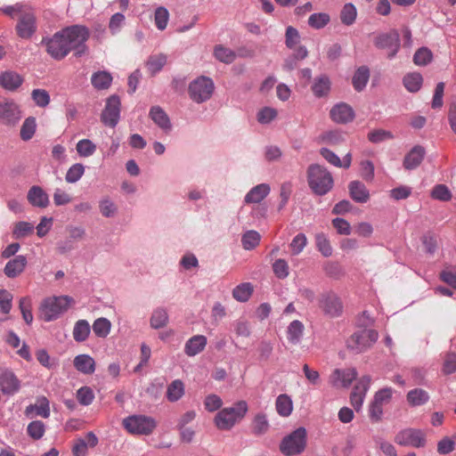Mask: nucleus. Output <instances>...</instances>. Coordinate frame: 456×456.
Returning <instances> with one entry per match:
<instances>
[{
  "mask_svg": "<svg viewBox=\"0 0 456 456\" xmlns=\"http://www.w3.org/2000/svg\"><path fill=\"white\" fill-rule=\"evenodd\" d=\"M307 182L313 192L319 196L327 194L334 184L331 174L326 167L318 164L308 167Z\"/></svg>",
  "mask_w": 456,
  "mask_h": 456,
  "instance_id": "f257e3e1",
  "label": "nucleus"
},
{
  "mask_svg": "<svg viewBox=\"0 0 456 456\" xmlns=\"http://www.w3.org/2000/svg\"><path fill=\"white\" fill-rule=\"evenodd\" d=\"M74 303L69 296L49 297L45 298L39 307V317L45 322L58 319Z\"/></svg>",
  "mask_w": 456,
  "mask_h": 456,
  "instance_id": "f03ea898",
  "label": "nucleus"
},
{
  "mask_svg": "<svg viewBox=\"0 0 456 456\" xmlns=\"http://www.w3.org/2000/svg\"><path fill=\"white\" fill-rule=\"evenodd\" d=\"M248 410L246 401H238L232 407L222 409L215 417V424L218 429L229 430L245 417Z\"/></svg>",
  "mask_w": 456,
  "mask_h": 456,
  "instance_id": "7ed1b4c3",
  "label": "nucleus"
},
{
  "mask_svg": "<svg viewBox=\"0 0 456 456\" xmlns=\"http://www.w3.org/2000/svg\"><path fill=\"white\" fill-rule=\"evenodd\" d=\"M69 50L75 51L76 56H82L87 52L86 42L88 40L90 32L85 26L74 25L61 30Z\"/></svg>",
  "mask_w": 456,
  "mask_h": 456,
  "instance_id": "20e7f679",
  "label": "nucleus"
},
{
  "mask_svg": "<svg viewBox=\"0 0 456 456\" xmlns=\"http://www.w3.org/2000/svg\"><path fill=\"white\" fill-rule=\"evenodd\" d=\"M305 445L306 430L299 428L282 439L280 450L284 455L292 456L303 452Z\"/></svg>",
  "mask_w": 456,
  "mask_h": 456,
  "instance_id": "39448f33",
  "label": "nucleus"
},
{
  "mask_svg": "<svg viewBox=\"0 0 456 456\" xmlns=\"http://www.w3.org/2000/svg\"><path fill=\"white\" fill-rule=\"evenodd\" d=\"M215 89L211 78L201 76L194 79L189 86V94L192 101L201 103L208 101Z\"/></svg>",
  "mask_w": 456,
  "mask_h": 456,
  "instance_id": "423d86ee",
  "label": "nucleus"
},
{
  "mask_svg": "<svg viewBox=\"0 0 456 456\" xmlns=\"http://www.w3.org/2000/svg\"><path fill=\"white\" fill-rule=\"evenodd\" d=\"M123 426L131 434L148 436L155 429L156 422L151 417L133 415L124 419Z\"/></svg>",
  "mask_w": 456,
  "mask_h": 456,
  "instance_id": "0eeeda50",
  "label": "nucleus"
},
{
  "mask_svg": "<svg viewBox=\"0 0 456 456\" xmlns=\"http://www.w3.org/2000/svg\"><path fill=\"white\" fill-rule=\"evenodd\" d=\"M378 337L379 334L374 330H358L347 339V347L356 353H361L371 346L377 341Z\"/></svg>",
  "mask_w": 456,
  "mask_h": 456,
  "instance_id": "6e6552de",
  "label": "nucleus"
},
{
  "mask_svg": "<svg viewBox=\"0 0 456 456\" xmlns=\"http://www.w3.org/2000/svg\"><path fill=\"white\" fill-rule=\"evenodd\" d=\"M21 118V111L17 103L10 100L0 101V123L14 126Z\"/></svg>",
  "mask_w": 456,
  "mask_h": 456,
  "instance_id": "1a4fd4ad",
  "label": "nucleus"
},
{
  "mask_svg": "<svg viewBox=\"0 0 456 456\" xmlns=\"http://www.w3.org/2000/svg\"><path fill=\"white\" fill-rule=\"evenodd\" d=\"M395 442L403 446L423 447L426 444L425 435L419 429L407 428L400 431Z\"/></svg>",
  "mask_w": 456,
  "mask_h": 456,
  "instance_id": "9d476101",
  "label": "nucleus"
},
{
  "mask_svg": "<svg viewBox=\"0 0 456 456\" xmlns=\"http://www.w3.org/2000/svg\"><path fill=\"white\" fill-rule=\"evenodd\" d=\"M120 105V100L117 95L108 98L101 115L102 122L108 126L115 127L119 120Z\"/></svg>",
  "mask_w": 456,
  "mask_h": 456,
  "instance_id": "9b49d317",
  "label": "nucleus"
},
{
  "mask_svg": "<svg viewBox=\"0 0 456 456\" xmlns=\"http://www.w3.org/2000/svg\"><path fill=\"white\" fill-rule=\"evenodd\" d=\"M46 52L55 60H61L70 52L61 31L55 33L46 42Z\"/></svg>",
  "mask_w": 456,
  "mask_h": 456,
  "instance_id": "f8f14e48",
  "label": "nucleus"
},
{
  "mask_svg": "<svg viewBox=\"0 0 456 456\" xmlns=\"http://www.w3.org/2000/svg\"><path fill=\"white\" fill-rule=\"evenodd\" d=\"M371 383V378L369 375L362 377L354 386L351 395L350 402L356 411L362 409L365 395Z\"/></svg>",
  "mask_w": 456,
  "mask_h": 456,
  "instance_id": "ddd939ff",
  "label": "nucleus"
},
{
  "mask_svg": "<svg viewBox=\"0 0 456 456\" xmlns=\"http://www.w3.org/2000/svg\"><path fill=\"white\" fill-rule=\"evenodd\" d=\"M37 30L36 17L32 12L22 13L16 25V31L21 38H30Z\"/></svg>",
  "mask_w": 456,
  "mask_h": 456,
  "instance_id": "4468645a",
  "label": "nucleus"
},
{
  "mask_svg": "<svg viewBox=\"0 0 456 456\" xmlns=\"http://www.w3.org/2000/svg\"><path fill=\"white\" fill-rule=\"evenodd\" d=\"M320 307L325 314L331 318L338 317L343 313V304L340 298L334 294L323 296L320 301Z\"/></svg>",
  "mask_w": 456,
  "mask_h": 456,
  "instance_id": "2eb2a0df",
  "label": "nucleus"
},
{
  "mask_svg": "<svg viewBox=\"0 0 456 456\" xmlns=\"http://www.w3.org/2000/svg\"><path fill=\"white\" fill-rule=\"evenodd\" d=\"M374 45L380 49H390L388 58H392L399 49V35L396 32L381 34L375 38Z\"/></svg>",
  "mask_w": 456,
  "mask_h": 456,
  "instance_id": "dca6fc26",
  "label": "nucleus"
},
{
  "mask_svg": "<svg viewBox=\"0 0 456 456\" xmlns=\"http://www.w3.org/2000/svg\"><path fill=\"white\" fill-rule=\"evenodd\" d=\"M20 382L13 372L0 370V389L4 395H13L19 391Z\"/></svg>",
  "mask_w": 456,
  "mask_h": 456,
  "instance_id": "f3484780",
  "label": "nucleus"
},
{
  "mask_svg": "<svg viewBox=\"0 0 456 456\" xmlns=\"http://www.w3.org/2000/svg\"><path fill=\"white\" fill-rule=\"evenodd\" d=\"M357 377L354 369L339 370L336 369L330 375V383L334 387H348Z\"/></svg>",
  "mask_w": 456,
  "mask_h": 456,
  "instance_id": "a211bd4d",
  "label": "nucleus"
},
{
  "mask_svg": "<svg viewBox=\"0 0 456 456\" xmlns=\"http://www.w3.org/2000/svg\"><path fill=\"white\" fill-rule=\"evenodd\" d=\"M331 119L339 124L351 122L354 118L353 109L346 103L336 104L330 112Z\"/></svg>",
  "mask_w": 456,
  "mask_h": 456,
  "instance_id": "6ab92c4d",
  "label": "nucleus"
},
{
  "mask_svg": "<svg viewBox=\"0 0 456 456\" xmlns=\"http://www.w3.org/2000/svg\"><path fill=\"white\" fill-rule=\"evenodd\" d=\"M28 202L37 208H46L49 205V197L40 186H32L28 191Z\"/></svg>",
  "mask_w": 456,
  "mask_h": 456,
  "instance_id": "aec40b11",
  "label": "nucleus"
},
{
  "mask_svg": "<svg viewBox=\"0 0 456 456\" xmlns=\"http://www.w3.org/2000/svg\"><path fill=\"white\" fill-rule=\"evenodd\" d=\"M208 340L204 335H195L185 343L184 353L188 356H195L205 349Z\"/></svg>",
  "mask_w": 456,
  "mask_h": 456,
  "instance_id": "412c9836",
  "label": "nucleus"
},
{
  "mask_svg": "<svg viewBox=\"0 0 456 456\" xmlns=\"http://www.w3.org/2000/svg\"><path fill=\"white\" fill-rule=\"evenodd\" d=\"M425 156V149L417 145L404 157L403 167L405 169H414L420 165Z\"/></svg>",
  "mask_w": 456,
  "mask_h": 456,
  "instance_id": "4be33fe9",
  "label": "nucleus"
},
{
  "mask_svg": "<svg viewBox=\"0 0 456 456\" xmlns=\"http://www.w3.org/2000/svg\"><path fill=\"white\" fill-rule=\"evenodd\" d=\"M25 413L28 417L48 418L50 415L49 401L45 396L38 398L37 403L27 406Z\"/></svg>",
  "mask_w": 456,
  "mask_h": 456,
  "instance_id": "5701e85b",
  "label": "nucleus"
},
{
  "mask_svg": "<svg viewBox=\"0 0 456 456\" xmlns=\"http://www.w3.org/2000/svg\"><path fill=\"white\" fill-rule=\"evenodd\" d=\"M74 367L79 372L86 375L93 374L95 370V361L88 354H78L74 358Z\"/></svg>",
  "mask_w": 456,
  "mask_h": 456,
  "instance_id": "b1692460",
  "label": "nucleus"
},
{
  "mask_svg": "<svg viewBox=\"0 0 456 456\" xmlns=\"http://www.w3.org/2000/svg\"><path fill=\"white\" fill-rule=\"evenodd\" d=\"M149 116L152 119V121L157 126H159L162 130H164L165 132L170 131V119L162 108H160L159 106L151 107Z\"/></svg>",
  "mask_w": 456,
  "mask_h": 456,
  "instance_id": "393cba45",
  "label": "nucleus"
},
{
  "mask_svg": "<svg viewBox=\"0 0 456 456\" xmlns=\"http://www.w3.org/2000/svg\"><path fill=\"white\" fill-rule=\"evenodd\" d=\"M348 189L350 196L354 201L365 203L369 200V191L362 183L359 181H353L349 183Z\"/></svg>",
  "mask_w": 456,
  "mask_h": 456,
  "instance_id": "a878e982",
  "label": "nucleus"
},
{
  "mask_svg": "<svg viewBox=\"0 0 456 456\" xmlns=\"http://www.w3.org/2000/svg\"><path fill=\"white\" fill-rule=\"evenodd\" d=\"M27 265V258L24 256H17L13 259L7 262L4 272L6 276L14 278L20 274Z\"/></svg>",
  "mask_w": 456,
  "mask_h": 456,
  "instance_id": "bb28decb",
  "label": "nucleus"
},
{
  "mask_svg": "<svg viewBox=\"0 0 456 456\" xmlns=\"http://www.w3.org/2000/svg\"><path fill=\"white\" fill-rule=\"evenodd\" d=\"M23 82L20 75L14 71H5L0 75V86L6 90L13 91Z\"/></svg>",
  "mask_w": 456,
  "mask_h": 456,
  "instance_id": "cd10ccee",
  "label": "nucleus"
},
{
  "mask_svg": "<svg viewBox=\"0 0 456 456\" xmlns=\"http://www.w3.org/2000/svg\"><path fill=\"white\" fill-rule=\"evenodd\" d=\"M270 192V186L267 183H260L253 187L245 196V202L259 203L261 202Z\"/></svg>",
  "mask_w": 456,
  "mask_h": 456,
  "instance_id": "c85d7f7f",
  "label": "nucleus"
},
{
  "mask_svg": "<svg viewBox=\"0 0 456 456\" xmlns=\"http://www.w3.org/2000/svg\"><path fill=\"white\" fill-rule=\"evenodd\" d=\"M330 90V80L326 75L316 77L312 86L314 94L318 97L327 96Z\"/></svg>",
  "mask_w": 456,
  "mask_h": 456,
  "instance_id": "c756f323",
  "label": "nucleus"
},
{
  "mask_svg": "<svg viewBox=\"0 0 456 456\" xmlns=\"http://www.w3.org/2000/svg\"><path fill=\"white\" fill-rule=\"evenodd\" d=\"M305 330L304 324L297 320L289 323L287 329V338L289 343L297 345L300 342Z\"/></svg>",
  "mask_w": 456,
  "mask_h": 456,
  "instance_id": "7c9ffc66",
  "label": "nucleus"
},
{
  "mask_svg": "<svg viewBox=\"0 0 456 456\" xmlns=\"http://www.w3.org/2000/svg\"><path fill=\"white\" fill-rule=\"evenodd\" d=\"M184 392L183 382L180 379H175L167 386V398L169 402H176L183 396Z\"/></svg>",
  "mask_w": 456,
  "mask_h": 456,
  "instance_id": "2f4dec72",
  "label": "nucleus"
},
{
  "mask_svg": "<svg viewBox=\"0 0 456 456\" xmlns=\"http://www.w3.org/2000/svg\"><path fill=\"white\" fill-rule=\"evenodd\" d=\"M91 83L97 90L108 89L112 83V77L107 71H98L92 75Z\"/></svg>",
  "mask_w": 456,
  "mask_h": 456,
  "instance_id": "473e14b6",
  "label": "nucleus"
},
{
  "mask_svg": "<svg viewBox=\"0 0 456 456\" xmlns=\"http://www.w3.org/2000/svg\"><path fill=\"white\" fill-rule=\"evenodd\" d=\"M406 397L409 404L413 407L423 405L429 400L428 393L421 388L410 390Z\"/></svg>",
  "mask_w": 456,
  "mask_h": 456,
  "instance_id": "72a5a7b5",
  "label": "nucleus"
},
{
  "mask_svg": "<svg viewBox=\"0 0 456 456\" xmlns=\"http://www.w3.org/2000/svg\"><path fill=\"white\" fill-rule=\"evenodd\" d=\"M370 78V70L366 66L360 67L354 73L352 83L354 88L360 92L367 85Z\"/></svg>",
  "mask_w": 456,
  "mask_h": 456,
  "instance_id": "f704fd0d",
  "label": "nucleus"
},
{
  "mask_svg": "<svg viewBox=\"0 0 456 456\" xmlns=\"http://www.w3.org/2000/svg\"><path fill=\"white\" fill-rule=\"evenodd\" d=\"M37 130V120L34 117L27 118L21 125L20 136L22 141H29Z\"/></svg>",
  "mask_w": 456,
  "mask_h": 456,
  "instance_id": "c9c22d12",
  "label": "nucleus"
},
{
  "mask_svg": "<svg viewBox=\"0 0 456 456\" xmlns=\"http://www.w3.org/2000/svg\"><path fill=\"white\" fill-rule=\"evenodd\" d=\"M357 17L356 7L351 4H346L340 12V20L346 26H351L354 23Z\"/></svg>",
  "mask_w": 456,
  "mask_h": 456,
  "instance_id": "e433bc0d",
  "label": "nucleus"
},
{
  "mask_svg": "<svg viewBox=\"0 0 456 456\" xmlns=\"http://www.w3.org/2000/svg\"><path fill=\"white\" fill-rule=\"evenodd\" d=\"M167 63V56L163 53H159L155 55H151L147 63V69L149 72L154 76L158 73Z\"/></svg>",
  "mask_w": 456,
  "mask_h": 456,
  "instance_id": "4c0bfd02",
  "label": "nucleus"
},
{
  "mask_svg": "<svg viewBox=\"0 0 456 456\" xmlns=\"http://www.w3.org/2000/svg\"><path fill=\"white\" fill-rule=\"evenodd\" d=\"M90 334V325L86 320H79L76 322L73 330V338L77 342L85 341Z\"/></svg>",
  "mask_w": 456,
  "mask_h": 456,
  "instance_id": "58836bf2",
  "label": "nucleus"
},
{
  "mask_svg": "<svg viewBox=\"0 0 456 456\" xmlns=\"http://www.w3.org/2000/svg\"><path fill=\"white\" fill-rule=\"evenodd\" d=\"M33 232L34 225L31 223L25 221L17 222L13 225L12 237L17 240L22 239L32 234Z\"/></svg>",
  "mask_w": 456,
  "mask_h": 456,
  "instance_id": "ea45409f",
  "label": "nucleus"
},
{
  "mask_svg": "<svg viewBox=\"0 0 456 456\" xmlns=\"http://www.w3.org/2000/svg\"><path fill=\"white\" fill-rule=\"evenodd\" d=\"M275 407L281 416L288 417L293 409L292 401L287 395H280L276 399Z\"/></svg>",
  "mask_w": 456,
  "mask_h": 456,
  "instance_id": "a19ab883",
  "label": "nucleus"
},
{
  "mask_svg": "<svg viewBox=\"0 0 456 456\" xmlns=\"http://www.w3.org/2000/svg\"><path fill=\"white\" fill-rule=\"evenodd\" d=\"M422 81V76L417 72L407 74L403 77V85L405 88L411 93H416L420 89Z\"/></svg>",
  "mask_w": 456,
  "mask_h": 456,
  "instance_id": "79ce46f5",
  "label": "nucleus"
},
{
  "mask_svg": "<svg viewBox=\"0 0 456 456\" xmlns=\"http://www.w3.org/2000/svg\"><path fill=\"white\" fill-rule=\"evenodd\" d=\"M269 422L266 415L264 413H257L252 422V432L256 436L265 434L269 429Z\"/></svg>",
  "mask_w": 456,
  "mask_h": 456,
  "instance_id": "37998d69",
  "label": "nucleus"
},
{
  "mask_svg": "<svg viewBox=\"0 0 456 456\" xmlns=\"http://www.w3.org/2000/svg\"><path fill=\"white\" fill-rule=\"evenodd\" d=\"M214 56L218 61L229 64L235 60L236 54L232 49L218 45L214 49Z\"/></svg>",
  "mask_w": 456,
  "mask_h": 456,
  "instance_id": "c03bdc74",
  "label": "nucleus"
},
{
  "mask_svg": "<svg viewBox=\"0 0 456 456\" xmlns=\"http://www.w3.org/2000/svg\"><path fill=\"white\" fill-rule=\"evenodd\" d=\"M330 20V15L326 12H316L308 18V25L314 29L324 28Z\"/></svg>",
  "mask_w": 456,
  "mask_h": 456,
  "instance_id": "a18cd8bd",
  "label": "nucleus"
},
{
  "mask_svg": "<svg viewBox=\"0 0 456 456\" xmlns=\"http://www.w3.org/2000/svg\"><path fill=\"white\" fill-rule=\"evenodd\" d=\"M76 150L80 157L87 158L96 151V145L89 139H82L77 142Z\"/></svg>",
  "mask_w": 456,
  "mask_h": 456,
  "instance_id": "49530a36",
  "label": "nucleus"
},
{
  "mask_svg": "<svg viewBox=\"0 0 456 456\" xmlns=\"http://www.w3.org/2000/svg\"><path fill=\"white\" fill-rule=\"evenodd\" d=\"M110 322L106 318H98L93 324V330L96 336L105 338L110 331Z\"/></svg>",
  "mask_w": 456,
  "mask_h": 456,
  "instance_id": "de8ad7c7",
  "label": "nucleus"
},
{
  "mask_svg": "<svg viewBox=\"0 0 456 456\" xmlns=\"http://www.w3.org/2000/svg\"><path fill=\"white\" fill-rule=\"evenodd\" d=\"M260 239L261 236L257 232L248 231L243 234L241 243L245 249L250 250L259 244Z\"/></svg>",
  "mask_w": 456,
  "mask_h": 456,
  "instance_id": "09e8293b",
  "label": "nucleus"
},
{
  "mask_svg": "<svg viewBox=\"0 0 456 456\" xmlns=\"http://www.w3.org/2000/svg\"><path fill=\"white\" fill-rule=\"evenodd\" d=\"M169 12L167 8L160 6L155 10L154 21L159 30H164L168 23Z\"/></svg>",
  "mask_w": 456,
  "mask_h": 456,
  "instance_id": "8fccbe9b",
  "label": "nucleus"
},
{
  "mask_svg": "<svg viewBox=\"0 0 456 456\" xmlns=\"http://www.w3.org/2000/svg\"><path fill=\"white\" fill-rule=\"evenodd\" d=\"M31 98L39 108H45L50 103V94L45 89H34L31 92Z\"/></svg>",
  "mask_w": 456,
  "mask_h": 456,
  "instance_id": "3c124183",
  "label": "nucleus"
},
{
  "mask_svg": "<svg viewBox=\"0 0 456 456\" xmlns=\"http://www.w3.org/2000/svg\"><path fill=\"white\" fill-rule=\"evenodd\" d=\"M168 315L164 309H157L151 317V326L153 329H160L167 325Z\"/></svg>",
  "mask_w": 456,
  "mask_h": 456,
  "instance_id": "603ef678",
  "label": "nucleus"
},
{
  "mask_svg": "<svg viewBox=\"0 0 456 456\" xmlns=\"http://www.w3.org/2000/svg\"><path fill=\"white\" fill-rule=\"evenodd\" d=\"M85 173V167L80 163L72 165L67 171L65 179L69 183L77 182Z\"/></svg>",
  "mask_w": 456,
  "mask_h": 456,
  "instance_id": "864d4df0",
  "label": "nucleus"
},
{
  "mask_svg": "<svg viewBox=\"0 0 456 456\" xmlns=\"http://www.w3.org/2000/svg\"><path fill=\"white\" fill-rule=\"evenodd\" d=\"M27 432L31 438L38 440L44 436L45 426L40 420H34L28 425Z\"/></svg>",
  "mask_w": 456,
  "mask_h": 456,
  "instance_id": "5fc2aeb1",
  "label": "nucleus"
},
{
  "mask_svg": "<svg viewBox=\"0 0 456 456\" xmlns=\"http://www.w3.org/2000/svg\"><path fill=\"white\" fill-rule=\"evenodd\" d=\"M315 242L318 250L324 256H330L332 254V248L330 240L324 233H318L315 236Z\"/></svg>",
  "mask_w": 456,
  "mask_h": 456,
  "instance_id": "6e6d98bb",
  "label": "nucleus"
},
{
  "mask_svg": "<svg viewBox=\"0 0 456 456\" xmlns=\"http://www.w3.org/2000/svg\"><path fill=\"white\" fill-rule=\"evenodd\" d=\"M77 399L82 405H90L94 399V391L89 387H82L77 391Z\"/></svg>",
  "mask_w": 456,
  "mask_h": 456,
  "instance_id": "4d7b16f0",
  "label": "nucleus"
},
{
  "mask_svg": "<svg viewBox=\"0 0 456 456\" xmlns=\"http://www.w3.org/2000/svg\"><path fill=\"white\" fill-rule=\"evenodd\" d=\"M99 208L102 215L105 217L114 216L117 212V207L115 203L109 198L102 199L99 202Z\"/></svg>",
  "mask_w": 456,
  "mask_h": 456,
  "instance_id": "13d9d810",
  "label": "nucleus"
},
{
  "mask_svg": "<svg viewBox=\"0 0 456 456\" xmlns=\"http://www.w3.org/2000/svg\"><path fill=\"white\" fill-rule=\"evenodd\" d=\"M277 110L271 107H265L257 113V121L261 124H268L277 117Z\"/></svg>",
  "mask_w": 456,
  "mask_h": 456,
  "instance_id": "bf43d9fd",
  "label": "nucleus"
},
{
  "mask_svg": "<svg viewBox=\"0 0 456 456\" xmlns=\"http://www.w3.org/2000/svg\"><path fill=\"white\" fill-rule=\"evenodd\" d=\"M431 196L436 200L448 201L452 198V193L447 186L444 184H438L432 190Z\"/></svg>",
  "mask_w": 456,
  "mask_h": 456,
  "instance_id": "052dcab7",
  "label": "nucleus"
},
{
  "mask_svg": "<svg viewBox=\"0 0 456 456\" xmlns=\"http://www.w3.org/2000/svg\"><path fill=\"white\" fill-rule=\"evenodd\" d=\"M431 60L432 53L426 47L419 49L413 56V61L417 65H427Z\"/></svg>",
  "mask_w": 456,
  "mask_h": 456,
  "instance_id": "680f3d73",
  "label": "nucleus"
},
{
  "mask_svg": "<svg viewBox=\"0 0 456 456\" xmlns=\"http://www.w3.org/2000/svg\"><path fill=\"white\" fill-rule=\"evenodd\" d=\"M307 239L304 233H298L292 240L289 247L293 255H298L306 246Z\"/></svg>",
  "mask_w": 456,
  "mask_h": 456,
  "instance_id": "e2e57ef3",
  "label": "nucleus"
},
{
  "mask_svg": "<svg viewBox=\"0 0 456 456\" xmlns=\"http://www.w3.org/2000/svg\"><path fill=\"white\" fill-rule=\"evenodd\" d=\"M253 293V287H235L232 290V297L239 302H246Z\"/></svg>",
  "mask_w": 456,
  "mask_h": 456,
  "instance_id": "0e129e2a",
  "label": "nucleus"
},
{
  "mask_svg": "<svg viewBox=\"0 0 456 456\" xmlns=\"http://www.w3.org/2000/svg\"><path fill=\"white\" fill-rule=\"evenodd\" d=\"M204 405L207 411L212 412L221 408L223 401L220 396L211 394L206 396Z\"/></svg>",
  "mask_w": 456,
  "mask_h": 456,
  "instance_id": "69168bd1",
  "label": "nucleus"
},
{
  "mask_svg": "<svg viewBox=\"0 0 456 456\" xmlns=\"http://www.w3.org/2000/svg\"><path fill=\"white\" fill-rule=\"evenodd\" d=\"M440 279L447 285H456V266H448L440 273Z\"/></svg>",
  "mask_w": 456,
  "mask_h": 456,
  "instance_id": "338daca9",
  "label": "nucleus"
},
{
  "mask_svg": "<svg viewBox=\"0 0 456 456\" xmlns=\"http://www.w3.org/2000/svg\"><path fill=\"white\" fill-rule=\"evenodd\" d=\"M443 371L445 374H452L456 371V354L448 353L444 356Z\"/></svg>",
  "mask_w": 456,
  "mask_h": 456,
  "instance_id": "774afa93",
  "label": "nucleus"
}]
</instances>
